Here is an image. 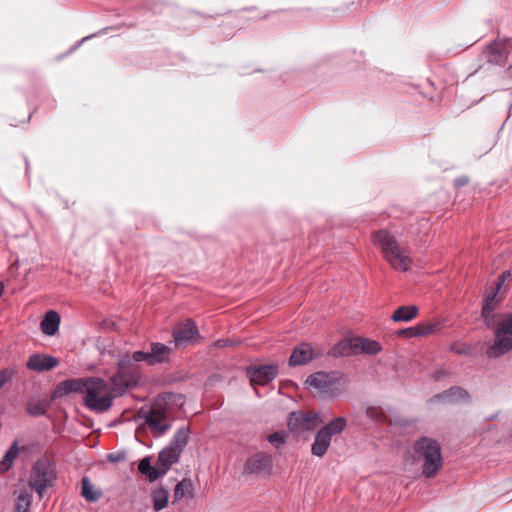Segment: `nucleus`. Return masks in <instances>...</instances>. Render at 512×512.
I'll list each match as a JSON object with an SVG mask.
<instances>
[{
  "instance_id": "nucleus-1",
  "label": "nucleus",
  "mask_w": 512,
  "mask_h": 512,
  "mask_svg": "<svg viewBox=\"0 0 512 512\" xmlns=\"http://www.w3.org/2000/svg\"><path fill=\"white\" fill-rule=\"evenodd\" d=\"M371 242L381 251L383 258L393 269L406 272L411 268L413 261L408 251L398 243L396 237L388 230L374 231L371 234Z\"/></svg>"
},
{
  "instance_id": "nucleus-2",
  "label": "nucleus",
  "mask_w": 512,
  "mask_h": 512,
  "mask_svg": "<svg viewBox=\"0 0 512 512\" xmlns=\"http://www.w3.org/2000/svg\"><path fill=\"white\" fill-rule=\"evenodd\" d=\"M415 457L423 461L422 474L426 478H434L443 466L441 446L430 437H421L413 445Z\"/></svg>"
},
{
  "instance_id": "nucleus-3",
  "label": "nucleus",
  "mask_w": 512,
  "mask_h": 512,
  "mask_svg": "<svg viewBox=\"0 0 512 512\" xmlns=\"http://www.w3.org/2000/svg\"><path fill=\"white\" fill-rule=\"evenodd\" d=\"M113 404V395L109 383L104 379L89 377L85 391L84 405L96 413L108 411Z\"/></svg>"
},
{
  "instance_id": "nucleus-4",
  "label": "nucleus",
  "mask_w": 512,
  "mask_h": 512,
  "mask_svg": "<svg viewBox=\"0 0 512 512\" xmlns=\"http://www.w3.org/2000/svg\"><path fill=\"white\" fill-rule=\"evenodd\" d=\"M57 478L56 465L49 458L43 456L33 464L28 484L41 498L45 490L51 487Z\"/></svg>"
},
{
  "instance_id": "nucleus-5",
  "label": "nucleus",
  "mask_w": 512,
  "mask_h": 512,
  "mask_svg": "<svg viewBox=\"0 0 512 512\" xmlns=\"http://www.w3.org/2000/svg\"><path fill=\"white\" fill-rule=\"evenodd\" d=\"M347 421L343 417L333 419L327 425L322 427L316 434L311 447L314 456L323 457L328 451L332 437L340 434L346 427Z\"/></svg>"
},
{
  "instance_id": "nucleus-6",
  "label": "nucleus",
  "mask_w": 512,
  "mask_h": 512,
  "mask_svg": "<svg viewBox=\"0 0 512 512\" xmlns=\"http://www.w3.org/2000/svg\"><path fill=\"white\" fill-rule=\"evenodd\" d=\"M342 376L338 372H316L311 374L306 383L323 396L335 397L341 393Z\"/></svg>"
},
{
  "instance_id": "nucleus-7",
  "label": "nucleus",
  "mask_w": 512,
  "mask_h": 512,
  "mask_svg": "<svg viewBox=\"0 0 512 512\" xmlns=\"http://www.w3.org/2000/svg\"><path fill=\"white\" fill-rule=\"evenodd\" d=\"M495 340L489 348L490 357H500L512 350V313L507 314L497 325Z\"/></svg>"
},
{
  "instance_id": "nucleus-8",
  "label": "nucleus",
  "mask_w": 512,
  "mask_h": 512,
  "mask_svg": "<svg viewBox=\"0 0 512 512\" xmlns=\"http://www.w3.org/2000/svg\"><path fill=\"white\" fill-rule=\"evenodd\" d=\"M382 350L379 342L369 338L355 337L343 340L333 348V355H353L359 352L376 355Z\"/></svg>"
},
{
  "instance_id": "nucleus-9",
  "label": "nucleus",
  "mask_w": 512,
  "mask_h": 512,
  "mask_svg": "<svg viewBox=\"0 0 512 512\" xmlns=\"http://www.w3.org/2000/svg\"><path fill=\"white\" fill-rule=\"evenodd\" d=\"M188 436L185 432L179 430L170 441L169 445L165 447L158 455L156 464L165 475L171 466L176 463L180 454L187 444Z\"/></svg>"
},
{
  "instance_id": "nucleus-10",
  "label": "nucleus",
  "mask_w": 512,
  "mask_h": 512,
  "mask_svg": "<svg viewBox=\"0 0 512 512\" xmlns=\"http://www.w3.org/2000/svg\"><path fill=\"white\" fill-rule=\"evenodd\" d=\"M319 424V416L313 411H296L289 414L288 427L293 432L311 431Z\"/></svg>"
},
{
  "instance_id": "nucleus-11",
  "label": "nucleus",
  "mask_w": 512,
  "mask_h": 512,
  "mask_svg": "<svg viewBox=\"0 0 512 512\" xmlns=\"http://www.w3.org/2000/svg\"><path fill=\"white\" fill-rule=\"evenodd\" d=\"M278 374V366L275 364L270 365H257L247 368V376L250 379L251 385L256 389V386H264L271 382Z\"/></svg>"
},
{
  "instance_id": "nucleus-12",
  "label": "nucleus",
  "mask_w": 512,
  "mask_h": 512,
  "mask_svg": "<svg viewBox=\"0 0 512 512\" xmlns=\"http://www.w3.org/2000/svg\"><path fill=\"white\" fill-rule=\"evenodd\" d=\"M137 382V375L117 371L109 379V387L113 395V399L118 396H122L127 391V389L135 387L137 385Z\"/></svg>"
},
{
  "instance_id": "nucleus-13",
  "label": "nucleus",
  "mask_w": 512,
  "mask_h": 512,
  "mask_svg": "<svg viewBox=\"0 0 512 512\" xmlns=\"http://www.w3.org/2000/svg\"><path fill=\"white\" fill-rule=\"evenodd\" d=\"M511 40L497 39L487 47L485 51L486 58L489 63L503 64L508 57V47H510Z\"/></svg>"
},
{
  "instance_id": "nucleus-14",
  "label": "nucleus",
  "mask_w": 512,
  "mask_h": 512,
  "mask_svg": "<svg viewBox=\"0 0 512 512\" xmlns=\"http://www.w3.org/2000/svg\"><path fill=\"white\" fill-rule=\"evenodd\" d=\"M153 366L168 365L173 359V349L162 342L148 344Z\"/></svg>"
},
{
  "instance_id": "nucleus-15",
  "label": "nucleus",
  "mask_w": 512,
  "mask_h": 512,
  "mask_svg": "<svg viewBox=\"0 0 512 512\" xmlns=\"http://www.w3.org/2000/svg\"><path fill=\"white\" fill-rule=\"evenodd\" d=\"M145 422L152 432L157 435H163L170 428L165 412L159 409L147 411Z\"/></svg>"
},
{
  "instance_id": "nucleus-16",
  "label": "nucleus",
  "mask_w": 512,
  "mask_h": 512,
  "mask_svg": "<svg viewBox=\"0 0 512 512\" xmlns=\"http://www.w3.org/2000/svg\"><path fill=\"white\" fill-rule=\"evenodd\" d=\"M272 468V458L265 453H257L247 459L244 465L246 474H259Z\"/></svg>"
},
{
  "instance_id": "nucleus-17",
  "label": "nucleus",
  "mask_w": 512,
  "mask_h": 512,
  "mask_svg": "<svg viewBox=\"0 0 512 512\" xmlns=\"http://www.w3.org/2000/svg\"><path fill=\"white\" fill-rule=\"evenodd\" d=\"M59 365V360L54 356L35 353L30 355L26 367L36 372H44L54 369Z\"/></svg>"
},
{
  "instance_id": "nucleus-18",
  "label": "nucleus",
  "mask_w": 512,
  "mask_h": 512,
  "mask_svg": "<svg viewBox=\"0 0 512 512\" xmlns=\"http://www.w3.org/2000/svg\"><path fill=\"white\" fill-rule=\"evenodd\" d=\"M318 356L313 347L308 343H301L293 350L289 364L291 366H299L307 364L314 357Z\"/></svg>"
},
{
  "instance_id": "nucleus-19",
  "label": "nucleus",
  "mask_w": 512,
  "mask_h": 512,
  "mask_svg": "<svg viewBox=\"0 0 512 512\" xmlns=\"http://www.w3.org/2000/svg\"><path fill=\"white\" fill-rule=\"evenodd\" d=\"M88 386V378L68 379L60 382L55 390L59 396L70 393H84Z\"/></svg>"
},
{
  "instance_id": "nucleus-20",
  "label": "nucleus",
  "mask_w": 512,
  "mask_h": 512,
  "mask_svg": "<svg viewBox=\"0 0 512 512\" xmlns=\"http://www.w3.org/2000/svg\"><path fill=\"white\" fill-rule=\"evenodd\" d=\"M192 340V319H187L184 325L179 324L173 330V343L175 348L189 345Z\"/></svg>"
},
{
  "instance_id": "nucleus-21",
  "label": "nucleus",
  "mask_w": 512,
  "mask_h": 512,
  "mask_svg": "<svg viewBox=\"0 0 512 512\" xmlns=\"http://www.w3.org/2000/svg\"><path fill=\"white\" fill-rule=\"evenodd\" d=\"M509 276H510L509 272H503L498 278L496 290L493 291L492 293H490L485 300V304L482 308V317L484 318L487 326H490V314L495 309V306H496V303H495L496 294H497L498 290L500 289L501 285L505 282V280Z\"/></svg>"
},
{
  "instance_id": "nucleus-22",
  "label": "nucleus",
  "mask_w": 512,
  "mask_h": 512,
  "mask_svg": "<svg viewBox=\"0 0 512 512\" xmlns=\"http://www.w3.org/2000/svg\"><path fill=\"white\" fill-rule=\"evenodd\" d=\"M60 325V315L54 311H48L42 322H41V330L44 334L52 336L57 333Z\"/></svg>"
},
{
  "instance_id": "nucleus-23",
  "label": "nucleus",
  "mask_w": 512,
  "mask_h": 512,
  "mask_svg": "<svg viewBox=\"0 0 512 512\" xmlns=\"http://www.w3.org/2000/svg\"><path fill=\"white\" fill-rule=\"evenodd\" d=\"M160 469L157 464L152 466L148 457L143 458L138 465L139 472L147 476L151 482L163 476V471Z\"/></svg>"
},
{
  "instance_id": "nucleus-24",
  "label": "nucleus",
  "mask_w": 512,
  "mask_h": 512,
  "mask_svg": "<svg viewBox=\"0 0 512 512\" xmlns=\"http://www.w3.org/2000/svg\"><path fill=\"white\" fill-rule=\"evenodd\" d=\"M418 311V307L415 305L400 306L394 311L391 319L394 322H408L418 315Z\"/></svg>"
},
{
  "instance_id": "nucleus-25",
  "label": "nucleus",
  "mask_w": 512,
  "mask_h": 512,
  "mask_svg": "<svg viewBox=\"0 0 512 512\" xmlns=\"http://www.w3.org/2000/svg\"><path fill=\"white\" fill-rule=\"evenodd\" d=\"M151 497L154 510L160 511L168 504L169 492L167 489L160 487L152 491Z\"/></svg>"
},
{
  "instance_id": "nucleus-26",
  "label": "nucleus",
  "mask_w": 512,
  "mask_h": 512,
  "mask_svg": "<svg viewBox=\"0 0 512 512\" xmlns=\"http://www.w3.org/2000/svg\"><path fill=\"white\" fill-rule=\"evenodd\" d=\"M18 452V442L14 441L12 445L9 447V449L5 452L0 463L1 468L4 472L8 471L12 467L13 462L18 455Z\"/></svg>"
},
{
  "instance_id": "nucleus-27",
  "label": "nucleus",
  "mask_w": 512,
  "mask_h": 512,
  "mask_svg": "<svg viewBox=\"0 0 512 512\" xmlns=\"http://www.w3.org/2000/svg\"><path fill=\"white\" fill-rule=\"evenodd\" d=\"M81 494L90 502H96L101 497V492L93 489V485L87 477H84L81 481Z\"/></svg>"
},
{
  "instance_id": "nucleus-28",
  "label": "nucleus",
  "mask_w": 512,
  "mask_h": 512,
  "mask_svg": "<svg viewBox=\"0 0 512 512\" xmlns=\"http://www.w3.org/2000/svg\"><path fill=\"white\" fill-rule=\"evenodd\" d=\"M32 496L25 490H21L17 495L15 512H28L31 507Z\"/></svg>"
},
{
  "instance_id": "nucleus-29",
  "label": "nucleus",
  "mask_w": 512,
  "mask_h": 512,
  "mask_svg": "<svg viewBox=\"0 0 512 512\" xmlns=\"http://www.w3.org/2000/svg\"><path fill=\"white\" fill-rule=\"evenodd\" d=\"M465 397H466V392L459 387L451 388V389L445 391L444 393L436 396L437 399L447 401V402H451L454 399L455 400L464 399Z\"/></svg>"
},
{
  "instance_id": "nucleus-30",
  "label": "nucleus",
  "mask_w": 512,
  "mask_h": 512,
  "mask_svg": "<svg viewBox=\"0 0 512 512\" xmlns=\"http://www.w3.org/2000/svg\"><path fill=\"white\" fill-rule=\"evenodd\" d=\"M440 323H419L415 326L417 337L431 335L440 330Z\"/></svg>"
},
{
  "instance_id": "nucleus-31",
  "label": "nucleus",
  "mask_w": 512,
  "mask_h": 512,
  "mask_svg": "<svg viewBox=\"0 0 512 512\" xmlns=\"http://www.w3.org/2000/svg\"><path fill=\"white\" fill-rule=\"evenodd\" d=\"M133 363H135L133 353L131 355L128 353L123 354L118 361V372L133 374L131 371Z\"/></svg>"
},
{
  "instance_id": "nucleus-32",
  "label": "nucleus",
  "mask_w": 512,
  "mask_h": 512,
  "mask_svg": "<svg viewBox=\"0 0 512 512\" xmlns=\"http://www.w3.org/2000/svg\"><path fill=\"white\" fill-rule=\"evenodd\" d=\"M48 405L45 402L28 403L26 411L30 416H43L47 412Z\"/></svg>"
},
{
  "instance_id": "nucleus-33",
  "label": "nucleus",
  "mask_w": 512,
  "mask_h": 512,
  "mask_svg": "<svg viewBox=\"0 0 512 512\" xmlns=\"http://www.w3.org/2000/svg\"><path fill=\"white\" fill-rule=\"evenodd\" d=\"M133 359L135 363L143 362L147 366H153L150 356L149 347L146 350H137L133 352Z\"/></svg>"
},
{
  "instance_id": "nucleus-34",
  "label": "nucleus",
  "mask_w": 512,
  "mask_h": 512,
  "mask_svg": "<svg viewBox=\"0 0 512 512\" xmlns=\"http://www.w3.org/2000/svg\"><path fill=\"white\" fill-rule=\"evenodd\" d=\"M190 486V482L184 479L181 482H178L174 488L173 498L174 501L180 500L183 498L185 490Z\"/></svg>"
},
{
  "instance_id": "nucleus-35",
  "label": "nucleus",
  "mask_w": 512,
  "mask_h": 512,
  "mask_svg": "<svg viewBox=\"0 0 512 512\" xmlns=\"http://www.w3.org/2000/svg\"><path fill=\"white\" fill-rule=\"evenodd\" d=\"M287 435L284 432H274L268 436V441L274 445L275 447H279L280 445L286 442Z\"/></svg>"
},
{
  "instance_id": "nucleus-36",
  "label": "nucleus",
  "mask_w": 512,
  "mask_h": 512,
  "mask_svg": "<svg viewBox=\"0 0 512 512\" xmlns=\"http://www.w3.org/2000/svg\"><path fill=\"white\" fill-rule=\"evenodd\" d=\"M396 334H397L398 337H402V338H415V337H417L415 326L409 327V328L400 329V330L397 331Z\"/></svg>"
},
{
  "instance_id": "nucleus-37",
  "label": "nucleus",
  "mask_w": 512,
  "mask_h": 512,
  "mask_svg": "<svg viewBox=\"0 0 512 512\" xmlns=\"http://www.w3.org/2000/svg\"><path fill=\"white\" fill-rule=\"evenodd\" d=\"M108 460L110 462H113V463H116L118 461H120L121 459L124 458L123 455H120V454H115V453H110L108 456H107Z\"/></svg>"
},
{
  "instance_id": "nucleus-38",
  "label": "nucleus",
  "mask_w": 512,
  "mask_h": 512,
  "mask_svg": "<svg viewBox=\"0 0 512 512\" xmlns=\"http://www.w3.org/2000/svg\"><path fill=\"white\" fill-rule=\"evenodd\" d=\"M468 183V178L465 176L459 177L455 179V185L457 187L465 186Z\"/></svg>"
},
{
  "instance_id": "nucleus-39",
  "label": "nucleus",
  "mask_w": 512,
  "mask_h": 512,
  "mask_svg": "<svg viewBox=\"0 0 512 512\" xmlns=\"http://www.w3.org/2000/svg\"><path fill=\"white\" fill-rule=\"evenodd\" d=\"M227 345H228V340H223L222 339V340H218L216 342V346L217 347H221L222 348V347H226Z\"/></svg>"
},
{
  "instance_id": "nucleus-40",
  "label": "nucleus",
  "mask_w": 512,
  "mask_h": 512,
  "mask_svg": "<svg viewBox=\"0 0 512 512\" xmlns=\"http://www.w3.org/2000/svg\"><path fill=\"white\" fill-rule=\"evenodd\" d=\"M193 334H194V343H195L197 341V338H198V330H197L195 325H194Z\"/></svg>"
},
{
  "instance_id": "nucleus-41",
  "label": "nucleus",
  "mask_w": 512,
  "mask_h": 512,
  "mask_svg": "<svg viewBox=\"0 0 512 512\" xmlns=\"http://www.w3.org/2000/svg\"><path fill=\"white\" fill-rule=\"evenodd\" d=\"M4 289H5L4 283L0 281V297L2 296V294L4 292Z\"/></svg>"
}]
</instances>
